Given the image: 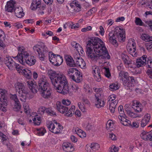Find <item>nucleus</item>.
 I'll return each instance as SVG.
<instances>
[{
    "label": "nucleus",
    "instance_id": "obj_4",
    "mask_svg": "<svg viewBox=\"0 0 152 152\" xmlns=\"http://www.w3.org/2000/svg\"><path fill=\"white\" fill-rule=\"evenodd\" d=\"M15 88L16 91L18 92L20 100L22 102H25L28 92L25 90L24 84L19 82L17 83Z\"/></svg>",
    "mask_w": 152,
    "mask_h": 152
},
{
    "label": "nucleus",
    "instance_id": "obj_62",
    "mask_svg": "<svg viewBox=\"0 0 152 152\" xmlns=\"http://www.w3.org/2000/svg\"><path fill=\"white\" fill-rule=\"evenodd\" d=\"M146 73L149 76V77L152 79V69L148 70Z\"/></svg>",
    "mask_w": 152,
    "mask_h": 152
},
{
    "label": "nucleus",
    "instance_id": "obj_56",
    "mask_svg": "<svg viewBox=\"0 0 152 152\" xmlns=\"http://www.w3.org/2000/svg\"><path fill=\"white\" fill-rule=\"evenodd\" d=\"M78 105L79 109L81 110L83 112L85 111V108L84 105L82 104L81 103L79 102L78 103Z\"/></svg>",
    "mask_w": 152,
    "mask_h": 152
},
{
    "label": "nucleus",
    "instance_id": "obj_40",
    "mask_svg": "<svg viewBox=\"0 0 152 152\" xmlns=\"http://www.w3.org/2000/svg\"><path fill=\"white\" fill-rule=\"evenodd\" d=\"M55 125L51 121L49 122L48 124L47 125V127L51 132V130H53V129L55 127Z\"/></svg>",
    "mask_w": 152,
    "mask_h": 152
},
{
    "label": "nucleus",
    "instance_id": "obj_60",
    "mask_svg": "<svg viewBox=\"0 0 152 152\" xmlns=\"http://www.w3.org/2000/svg\"><path fill=\"white\" fill-rule=\"evenodd\" d=\"M23 107L25 113L28 114L29 113V108L27 104L26 105H24Z\"/></svg>",
    "mask_w": 152,
    "mask_h": 152
},
{
    "label": "nucleus",
    "instance_id": "obj_39",
    "mask_svg": "<svg viewBox=\"0 0 152 152\" xmlns=\"http://www.w3.org/2000/svg\"><path fill=\"white\" fill-rule=\"evenodd\" d=\"M135 23L136 25L140 26H142L144 25L143 23L141 20L139 18L136 17Z\"/></svg>",
    "mask_w": 152,
    "mask_h": 152
},
{
    "label": "nucleus",
    "instance_id": "obj_36",
    "mask_svg": "<svg viewBox=\"0 0 152 152\" xmlns=\"http://www.w3.org/2000/svg\"><path fill=\"white\" fill-rule=\"evenodd\" d=\"M133 106H132V108L134 110L135 112L139 113L142 111V109L141 106H140V105H141L137 104L136 106L134 104H133Z\"/></svg>",
    "mask_w": 152,
    "mask_h": 152
},
{
    "label": "nucleus",
    "instance_id": "obj_14",
    "mask_svg": "<svg viewBox=\"0 0 152 152\" xmlns=\"http://www.w3.org/2000/svg\"><path fill=\"white\" fill-rule=\"evenodd\" d=\"M93 72L95 80L98 82H100L101 80L100 70L98 67L94 66L93 68Z\"/></svg>",
    "mask_w": 152,
    "mask_h": 152
},
{
    "label": "nucleus",
    "instance_id": "obj_52",
    "mask_svg": "<svg viewBox=\"0 0 152 152\" xmlns=\"http://www.w3.org/2000/svg\"><path fill=\"white\" fill-rule=\"evenodd\" d=\"M110 152H118V148L115 145H113L110 148Z\"/></svg>",
    "mask_w": 152,
    "mask_h": 152
},
{
    "label": "nucleus",
    "instance_id": "obj_3",
    "mask_svg": "<svg viewBox=\"0 0 152 152\" xmlns=\"http://www.w3.org/2000/svg\"><path fill=\"white\" fill-rule=\"evenodd\" d=\"M56 109L57 110L62 114L65 113L66 116L68 117H71L74 113V110L75 107L72 106L68 110L69 108L68 107L63 105L60 102H57L56 103Z\"/></svg>",
    "mask_w": 152,
    "mask_h": 152
},
{
    "label": "nucleus",
    "instance_id": "obj_61",
    "mask_svg": "<svg viewBox=\"0 0 152 152\" xmlns=\"http://www.w3.org/2000/svg\"><path fill=\"white\" fill-rule=\"evenodd\" d=\"M150 115L148 113L145 115L143 119H145V120H146V121L148 122L150 120Z\"/></svg>",
    "mask_w": 152,
    "mask_h": 152
},
{
    "label": "nucleus",
    "instance_id": "obj_13",
    "mask_svg": "<svg viewBox=\"0 0 152 152\" xmlns=\"http://www.w3.org/2000/svg\"><path fill=\"white\" fill-rule=\"evenodd\" d=\"M4 62L10 69H13V66L15 64V62L10 57L7 56L4 58Z\"/></svg>",
    "mask_w": 152,
    "mask_h": 152
},
{
    "label": "nucleus",
    "instance_id": "obj_20",
    "mask_svg": "<svg viewBox=\"0 0 152 152\" xmlns=\"http://www.w3.org/2000/svg\"><path fill=\"white\" fill-rule=\"evenodd\" d=\"M18 53L16 56L14 57L15 58H17L18 61L20 60V59H21L22 58L25 56V53H28L25 50L24 48L23 47H19L18 49Z\"/></svg>",
    "mask_w": 152,
    "mask_h": 152
},
{
    "label": "nucleus",
    "instance_id": "obj_10",
    "mask_svg": "<svg viewBox=\"0 0 152 152\" xmlns=\"http://www.w3.org/2000/svg\"><path fill=\"white\" fill-rule=\"evenodd\" d=\"M7 92L6 90L0 89V109L4 111V110L2 108L3 104H7Z\"/></svg>",
    "mask_w": 152,
    "mask_h": 152
},
{
    "label": "nucleus",
    "instance_id": "obj_50",
    "mask_svg": "<svg viewBox=\"0 0 152 152\" xmlns=\"http://www.w3.org/2000/svg\"><path fill=\"white\" fill-rule=\"evenodd\" d=\"M129 83H130L132 84V86H131L130 89L129 88V87L127 86H125L126 88L127 89H132V84L134 83H135V80L134 77L132 76H129Z\"/></svg>",
    "mask_w": 152,
    "mask_h": 152
},
{
    "label": "nucleus",
    "instance_id": "obj_29",
    "mask_svg": "<svg viewBox=\"0 0 152 152\" xmlns=\"http://www.w3.org/2000/svg\"><path fill=\"white\" fill-rule=\"evenodd\" d=\"M118 101L117 100H115L114 102H111L110 104L109 107V109L111 113H114L115 111V107L117 105Z\"/></svg>",
    "mask_w": 152,
    "mask_h": 152
},
{
    "label": "nucleus",
    "instance_id": "obj_58",
    "mask_svg": "<svg viewBox=\"0 0 152 152\" xmlns=\"http://www.w3.org/2000/svg\"><path fill=\"white\" fill-rule=\"evenodd\" d=\"M72 2L73 4H74V5L76 7H75V8H76V7H77L80 9L81 8V6L77 1L76 0H74Z\"/></svg>",
    "mask_w": 152,
    "mask_h": 152
},
{
    "label": "nucleus",
    "instance_id": "obj_2",
    "mask_svg": "<svg viewBox=\"0 0 152 152\" xmlns=\"http://www.w3.org/2000/svg\"><path fill=\"white\" fill-rule=\"evenodd\" d=\"M48 73L54 88L59 93L64 95H72V91L69 88V84L64 75L57 74L52 70H49Z\"/></svg>",
    "mask_w": 152,
    "mask_h": 152
},
{
    "label": "nucleus",
    "instance_id": "obj_25",
    "mask_svg": "<svg viewBox=\"0 0 152 152\" xmlns=\"http://www.w3.org/2000/svg\"><path fill=\"white\" fill-rule=\"evenodd\" d=\"M41 0H33L31 4V8L32 10H36L40 7Z\"/></svg>",
    "mask_w": 152,
    "mask_h": 152
},
{
    "label": "nucleus",
    "instance_id": "obj_59",
    "mask_svg": "<svg viewBox=\"0 0 152 152\" xmlns=\"http://www.w3.org/2000/svg\"><path fill=\"white\" fill-rule=\"evenodd\" d=\"M118 110L120 114H125L123 111V107L122 105H120L119 106L118 108Z\"/></svg>",
    "mask_w": 152,
    "mask_h": 152
},
{
    "label": "nucleus",
    "instance_id": "obj_43",
    "mask_svg": "<svg viewBox=\"0 0 152 152\" xmlns=\"http://www.w3.org/2000/svg\"><path fill=\"white\" fill-rule=\"evenodd\" d=\"M21 106L20 105L19 101L17 102H15V104L14 107V110L16 111H19L21 108Z\"/></svg>",
    "mask_w": 152,
    "mask_h": 152
},
{
    "label": "nucleus",
    "instance_id": "obj_16",
    "mask_svg": "<svg viewBox=\"0 0 152 152\" xmlns=\"http://www.w3.org/2000/svg\"><path fill=\"white\" fill-rule=\"evenodd\" d=\"M117 30L114 32L113 31H110L109 34V40L110 42H111L113 45H118V43L117 40L115 39L116 32Z\"/></svg>",
    "mask_w": 152,
    "mask_h": 152
},
{
    "label": "nucleus",
    "instance_id": "obj_5",
    "mask_svg": "<svg viewBox=\"0 0 152 152\" xmlns=\"http://www.w3.org/2000/svg\"><path fill=\"white\" fill-rule=\"evenodd\" d=\"M35 53L39 56V59L42 61L44 60L45 58L44 52L48 51V48L43 44L41 45H36L34 46L33 48Z\"/></svg>",
    "mask_w": 152,
    "mask_h": 152
},
{
    "label": "nucleus",
    "instance_id": "obj_24",
    "mask_svg": "<svg viewBox=\"0 0 152 152\" xmlns=\"http://www.w3.org/2000/svg\"><path fill=\"white\" fill-rule=\"evenodd\" d=\"M28 86L34 93H36L37 92V90L36 89L37 86L34 84L32 81H28L27 82Z\"/></svg>",
    "mask_w": 152,
    "mask_h": 152
},
{
    "label": "nucleus",
    "instance_id": "obj_44",
    "mask_svg": "<svg viewBox=\"0 0 152 152\" xmlns=\"http://www.w3.org/2000/svg\"><path fill=\"white\" fill-rule=\"evenodd\" d=\"M46 132V129L43 128H41L39 130H38L37 133L39 136H42Z\"/></svg>",
    "mask_w": 152,
    "mask_h": 152
},
{
    "label": "nucleus",
    "instance_id": "obj_47",
    "mask_svg": "<svg viewBox=\"0 0 152 152\" xmlns=\"http://www.w3.org/2000/svg\"><path fill=\"white\" fill-rule=\"evenodd\" d=\"M70 6L71 7V9H69V8L68 7V6H66V7L69 11L72 13H73L76 10H75V7L74 6V4H73V2L72 3H71Z\"/></svg>",
    "mask_w": 152,
    "mask_h": 152
},
{
    "label": "nucleus",
    "instance_id": "obj_23",
    "mask_svg": "<svg viewBox=\"0 0 152 152\" xmlns=\"http://www.w3.org/2000/svg\"><path fill=\"white\" fill-rule=\"evenodd\" d=\"M65 60L67 65L71 67H74L75 66L74 60L70 56H66L65 57Z\"/></svg>",
    "mask_w": 152,
    "mask_h": 152
},
{
    "label": "nucleus",
    "instance_id": "obj_31",
    "mask_svg": "<svg viewBox=\"0 0 152 152\" xmlns=\"http://www.w3.org/2000/svg\"><path fill=\"white\" fill-rule=\"evenodd\" d=\"M127 49L129 53L133 56H136V47L133 46L132 47L128 46Z\"/></svg>",
    "mask_w": 152,
    "mask_h": 152
},
{
    "label": "nucleus",
    "instance_id": "obj_35",
    "mask_svg": "<svg viewBox=\"0 0 152 152\" xmlns=\"http://www.w3.org/2000/svg\"><path fill=\"white\" fill-rule=\"evenodd\" d=\"M119 88L118 85L117 84L113 83L110 85L109 86L110 89L112 91H114L118 89Z\"/></svg>",
    "mask_w": 152,
    "mask_h": 152
},
{
    "label": "nucleus",
    "instance_id": "obj_46",
    "mask_svg": "<svg viewBox=\"0 0 152 152\" xmlns=\"http://www.w3.org/2000/svg\"><path fill=\"white\" fill-rule=\"evenodd\" d=\"M61 129H59L58 126L57 125L54 128L53 130H51V132L56 134H58L60 133V130Z\"/></svg>",
    "mask_w": 152,
    "mask_h": 152
},
{
    "label": "nucleus",
    "instance_id": "obj_22",
    "mask_svg": "<svg viewBox=\"0 0 152 152\" xmlns=\"http://www.w3.org/2000/svg\"><path fill=\"white\" fill-rule=\"evenodd\" d=\"M64 150L67 152H72L74 150L73 146L68 142H64L63 144Z\"/></svg>",
    "mask_w": 152,
    "mask_h": 152
},
{
    "label": "nucleus",
    "instance_id": "obj_28",
    "mask_svg": "<svg viewBox=\"0 0 152 152\" xmlns=\"http://www.w3.org/2000/svg\"><path fill=\"white\" fill-rule=\"evenodd\" d=\"M128 105L127 104H126L125 106V110L127 112L128 115L131 118H133L137 117L138 115L137 114L131 111L130 110H129V108H128Z\"/></svg>",
    "mask_w": 152,
    "mask_h": 152
},
{
    "label": "nucleus",
    "instance_id": "obj_42",
    "mask_svg": "<svg viewBox=\"0 0 152 152\" xmlns=\"http://www.w3.org/2000/svg\"><path fill=\"white\" fill-rule=\"evenodd\" d=\"M103 69L105 70L104 75L105 76L108 78H109L111 76V74L110 73L109 68L104 67Z\"/></svg>",
    "mask_w": 152,
    "mask_h": 152
},
{
    "label": "nucleus",
    "instance_id": "obj_51",
    "mask_svg": "<svg viewBox=\"0 0 152 152\" xmlns=\"http://www.w3.org/2000/svg\"><path fill=\"white\" fill-rule=\"evenodd\" d=\"M111 121H108L107 122L106 127L107 129L110 128H112L113 127V123L111 122Z\"/></svg>",
    "mask_w": 152,
    "mask_h": 152
},
{
    "label": "nucleus",
    "instance_id": "obj_48",
    "mask_svg": "<svg viewBox=\"0 0 152 152\" xmlns=\"http://www.w3.org/2000/svg\"><path fill=\"white\" fill-rule=\"evenodd\" d=\"M10 97L11 99L14 100L15 102H18L19 101L18 99V98L16 94H11Z\"/></svg>",
    "mask_w": 152,
    "mask_h": 152
},
{
    "label": "nucleus",
    "instance_id": "obj_37",
    "mask_svg": "<svg viewBox=\"0 0 152 152\" xmlns=\"http://www.w3.org/2000/svg\"><path fill=\"white\" fill-rule=\"evenodd\" d=\"M91 145L92 151H96L98 150L100 148L99 145L97 143H92Z\"/></svg>",
    "mask_w": 152,
    "mask_h": 152
},
{
    "label": "nucleus",
    "instance_id": "obj_11",
    "mask_svg": "<svg viewBox=\"0 0 152 152\" xmlns=\"http://www.w3.org/2000/svg\"><path fill=\"white\" fill-rule=\"evenodd\" d=\"M115 29L117 30L115 39L118 40L120 42H123L125 40V31L118 27H116Z\"/></svg>",
    "mask_w": 152,
    "mask_h": 152
},
{
    "label": "nucleus",
    "instance_id": "obj_64",
    "mask_svg": "<svg viewBox=\"0 0 152 152\" xmlns=\"http://www.w3.org/2000/svg\"><path fill=\"white\" fill-rule=\"evenodd\" d=\"M146 49L148 50H150L152 48V44L151 43H146L145 44Z\"/></svg>",
    "mask_w": 152,
    "mask_h": 152
},
{
    "label": "nucleus",
    "instance_id": "obj_32",
    "mask_svg": "<svg viewBox=\"0 0 152 152\" xmlns=\"http://www.w3.org/2000/svg\"><path fill=\"white\" fill-rule=\"evenodd\" d=\"M5 35L3 31L0 29V46L1 47H4V45L3 43V41L4 40V37Z\"/></svg>",
    "mask_w": 152,
    "mask_h": 152
},
{
    "label": "nucleus",
    "instance_id": "obj_34",
    "mask_svg": "<svg viewBox=\"0 0 152 152\" xmlns=\"http://www.w3.org/2000/svg\"><path fill=\"white\" fill-rule=\"evenodd\" d=\"M136 64L137 67L139 68L145 64V61H142L141 58L137 59L136 61Z\"/></svg>",
    "mask_w": 152,
    "mask_h": 152
},
{
    "label": "nucleus",
    "instance_id": "obj_27",
    "mask_svg": "<svg viewBox=\"0 0 152 152\" xmlns=\"http://www.w3.org/2000/svg\"><path fill=\"white\" fill-rule=\"evenodd\" d=\"M21 73L26 78L28 79L31 78L32 73L30 70L27 69H23Z\"/></svg>",
    "mask_w": 152,
    "mask_h": 152
},
{
    "label": "nucleus",
    "instance_id": "obj_38",
    "mask_svg": "<svg viewBox=\"0 0 152 152\" xmlns=\"http://www.w3.org/2000/svg\"><path fill=\"white\" fill-rule=\"evenodd\" d=\"M14 68H15L16 69L19 73H22L23 69H24L22 67H21L20 65H19V64H16L15 63L14 66H13V69Z\"/></svg>",
    "mask_w": 152,
    "mask_h": 152
},
{
    "label": "nucleus",
    "instance_id": "obj_53",
    "mask_svg": "<svg viewBox=\"0 0 152 152\" xmlns=\"http://www.w3.org/2000/svg\"><path fill=\"white\" fill-rule=\"evenodd\" d=\"M149 35L146 34H142V35L141 36V38L143 40L147 42L148 38Z\"/></svg>",
    "mask_w": 152,
    "mask_h": 152
},
{
    "label": "nucleus",
    "instance_id": "obj_33",
    "mask_svg": "<svg viewBox=\"0 0 152 152\" xmlns=\"http://www.w3.org/2000/svg\"><path fill=\"white\" fill-rule=\"evenodd\" d=\"M79 71L75 68H72L69 69L68 71L67 74L70 77V75H73L76 73H77Z\"/></svg>",
    "mask_w": 152,
    "mask_h": 152
},
{
    "label": "nucleus",
    "instance_id": "obj_15",
    "mask_svg": "<svg viewBox=\"0 0 152 152\" xmlns=\"http://www.w3.org/2000/svg\"><path fill=\"white\" fill-rule=\"evenodd\" d=\"M15 1L12 0L7 2L5 7V10L9 12H13L15 8Z\"/></svg>",
    "mask_w": 152,
    "mask_h": 152
},
{
    "label": "nucleus",
    "instance_id": "obj_54",
    "mask_svg": "<svg viewBox=\"0 0 152 152\" xmlns=\"http://www.w3.org/2000/svg\"><path fill=\"white\" fill-rule=\"evenodd\" d=\"M141 126L143 127L147 125L148 123V122L146 121V120H145V119H142L141 120Z\"/></svg>",
    "mask_w": 152,
    "mask_h": 152
},
{
    "label": "nucleus",
    "instance_id": "obj_7",
    "mask_svg": "<svg viewBox=\"0 0 152 152\" xmlns=\"http://www.w3.org/2000/svg\"><path fill=\"white\" fill-rule=\"evenodd\" d=\"M25 56L20 59L19 62L23 65L26 64L29 66L34 65L36 61V60L33 56H30L28 53H25Z\"/></svg>",
    "mask_w": 152,
    "mask_h": 152
},
{
    "label": "nucleus",
    "instance_id": "obj_45",
    "mask_svg": "<svg viewBox=\"0 0 152 152\" xmlns=\"http://www.w3.org/2000/svg\"><path fill=\"white\" fill-rule=\"evenodd\" d=\"M83 126L85 128L86 130H89L92 128V125L89 123L83 124Z\"/></svg>",
    "mask_w": 152,
    "mask_h": 152
},
{
    "label": "nucleus",
    "instance_id": "obj_57",
    "mask_svg": "<svg viewBox=\"0 0 152 152\" xmlns=\"http://www.w3.org/2000/svg\"><path fill=\"white\" fill-rule=\"evenodd\" d=\"M123 124L125 126H132L131 121L126 119L125 121H124V122L123 123Z\"/></svg>",
    "mask_w": 152,
    "mask_h": 152
},
{
    "label": "nucleus",
    "instance_id": "obj_26",
    "mask_svg": "<svg viewBox=\"0 0 152 152\" xmlns=\"http://www.w3.org/2000/svg\"><path fill=\"white\" fill-rule=\"evenodd\" d=\"M75 66L77 65L81 68H84L86 66V63L82 58H79L76 61Z\"/></svg>",
    "mask_w": 152,
    "mask_h": 152
},
{
    "label": "nucleus",
    "instance_id": "obj_9",
    "mask_svg": "<svg viewBox=\"0 0 152 152\" xmlns=\"http://www.w3.org/2000/svg\"><path fill=\"white\" fill-rule=\"evenodd\" d=\"M119 76L120 79L123 81V84L125 86H127L130 88L132 84L129 83V76L128 75V73L126 72L121 71L119 73Z\"/></svg>",
    "mask_w": 152,
    "mask_h": 152
},
{
    "label": "nucleus",
    "instance_id": "obj_63",
    "mask_svg": "<svg viewBox=\"0 0 152 152\" xmlns=\"http://www.w3.org/2000/svg\"><path fill=\"white\" fill-rule=\"evenodd\" d=\"M109 137L112 140H116V136L113 133L110 134Z\"/></svg>",
    "mask_w": 152,
    "mask_h": 152
},
{
    "label": "nucleus",
    "instance_id": "obj_18",
    "mask_svg": "<svg viewBox=\"0 0 152 152\" xmlns=\"http://www.w3.org/2000/svg\"><path fill=\"white\" fill-rule=\"evenodd\" d=\"M140 136L144 140H152V132L151 131L150 132H144L141 134Z\"/></svg>",
    "mask_w": 152,
    "mask_h": 152
},
{
    "label": "nucleus",
    "instance_id": "obj_49",
    "mask_svg": "<svg viewBox=\"0 0 152 152\" xmlns=\"http://www.w3.org/2000/svg\"><path fill=\"white\" fill-rule=\"evenodd\" d=\"M62 104L66 106L69 105L71 104V102L68 99H63L62 101Z\"/></svg>",
    "mask_w": 152,
    "mask_h": 152
},
{
    "label": "nucleus",
    "instance_id": "obj_8",
    "mask_svg": "<svg viewBox=\"0 0 152 152\" xmlns=\"http://www.w3.org/2000/svg\"><path fill=\"white\" fill-rule=\"evenodd\" d=\"M48 86L49 84L47 82L46 77L43 76L42 78L39 79L36 89L40 92L45 89H47Z\"/></svg>",
    "mask_w": 152,
    "mask_h": 152
},
{
    "label": "nucleus",
    "instance_id": "obj_30",
    "mask_svg": "<svg viewBox=\"0 0 152 152\" xmlns=\"http://www.w3.org/2000/svg\"><path fill=\"white\" fill-rule=\"evenodd\" d=\"M121 58L124 62L125 64L129 66L131 64V61H129V57L126 55L124 53H122L121 55Z\"/></svg>",
    "mask_w": 152,
    "mask_h": 152
},
{
    "label": "nucleus",
    "instance_id": "obj_41",
    "mask_svg": "<svg viewBox=\"0 0 152 152\" xmlns=\"http://www.w3.org/2000/svg\"><path fill=\"white\" fill-rule=\"evenodd\" d=\"M46 113L48 114V115L53 116L54 115H56V113L54 111L52 110L50 108H48L46 110Z\"/></svg>",
    "mask_w": 152,
    "mask_h": 152
},
{
    "label": "nucleus",
    "instance_id": "obj_1",
    "mask_svg": "<svg viewBox=\"0 0 152 152\" xmlns=\"http://www.w3.org/2000/svg\"><path fill=\"white\" fill-rule=\"evenodd\" d=\"M86 54L92 60L104 59L109 60L110 56L104 42L97 37H92L87 42Z\"/></svg>",
    "mask_w": 152,
    "mask_h": 152
},
{
    "label": "nucleus",
    "instance_id": "obj_21",
    "mask_svg": "<svg viewBox=\"0 0 152 152\" xmlns=\"http://www.w3.org/2000/svg\"><path fill=\"white\" fill-rule=\"evenodd\" d=\"M14 12L15 16L18 18H21L24 15L23 10L21 7L15 8Z\"/></svg>",
    "mask_w": 152,
    "mask_h": 152
},
{
    "label": "nucleus",
    "instance_id": "obj_17",
    "mask_svg": "<svg viewBox=\"0 0 152 152\" xmlns=\"http://www.w3.org/2000/svg\"><path fill=\"white\" fill-rule=\"evenodd\" d=\"M70 77L77 83H80L82 80V75H80L79 71L77 73L70 75Z\"/></svg>",
    "mask_w": 152,
    "mask_h": 152
},
{
    "label": "nucleus",
    "instance_id": "obj_12",
    "mask_svg": "<svg viewBox=\"0 0 152 152\" xmlns=\"http://www.w3.org/2000/svg\"><path fill=\"white\" fill-rule=\"evenodd\" d=\"M95 98H96L95 105L96 107L98 108L103 107L105 104V102L103 100L101 99V94L97 93L95 95Z\"/></svg>",
    "mask_w": 152,
    "mask_h": 152
},
{
    "label": "nucleus",
    "instance_id": "obj_19",
    "mask_svg": "<svg viewBox=\"0 0 152 152\" xmlns=\"http://www.w3.org/2000/svg\"><path fill=\"white\" fill-rule=\"evenodd\" d=\"M41 96L45 99H48L51 97L52 91L50 89L47 88L40 92Z\"/></svg>",
    "mask_w": 152,
    "mask_h": 152
},
{
    "label": "nucleus",
    "instance_id": "obj_6",
    "mask_svg": "<svg viewBox=\"0 0 152 152\" xmlns=\"http://www.w3.org/2000/svg\"><path fill=\"white\" fill-rule=\"evenodd\" d=\"M49 57L50 62L56 66H60L63 61L62 56L58 55L55 54L52 52H50Z\"/></svg>",
    "mask_w": 152,
    "mask_h": 152
},
{
    "label": "nucleus",
    "instance_id": "obj_55",
    "mask_svg": "<svg viewBox=\"0 0 152 152\" xmlns=\"http://www.w3.org/2000/svg\"><path fill=\"white\" fill-rule=\"evenodd\" d=\"M92 29V27L90 26H88L87 27H85L82 29L81 31L83 32H86L89 31L91 30Z\"/></svg>",
    "mask_w": 152,
    "mask_h": 152
}]
</instances>
